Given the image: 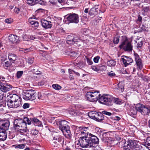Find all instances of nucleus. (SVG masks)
Returning <instances> with one entry per match:
<instances>
[{"label":"nucleus","instance_id":"nucleus-64","mask_svg":"<svg viewBox=\"0 0 150 150\" xmlns=\"http://www.w3.org/2000/svg\"><path fill=\"white\" fill-rule=\"evenodd\" d=\"M84 12L86 13H88V8H86L84 10Z\"/></svg>","mask_w":150,"mask_h":150},{"label":"nucleus","instance_id":"nucleus-15","mask_svg":"<svg viewBox=\"0 0 150 150\" xmlns=\"http://www.w3.org/2000/svg\"><path fill=\"white\" fill-rule=\"evenodd\" d=\"M10 125L8 121H0V128L5 131L8 129Z\"/></svg>","mask_w":150,"mask_h":150},{"label":"nucleus","instance_id":"nucleus-10","mask_svg":"<svg viewBox=\"0 0 150 150\" xmlns=\"http://www.w3.org/2000/svg\"><path fill=\"white\" fill-rule=\"evenodd\" d=\"M53 142L52 145L54 148H58L59 146H62L64 143V140L62 137L59 136L54 137L52 140Z\"/></svg>","mask_w":150,"mask_h":150},{"label":"nucleus","instance_id":"nucleus-33","mask_svg":"<svg viewBox=\"0 0 150 150\" xmlns=\"http://www.w3.org/2000/svg\"><path fill=\"white\" fill-rule=\"evenodd\" d=\"M137 110L136 109V107L131 108L129 112V114L131 116H133L137 114Z\"/></svg>","mask_w":150,"mask_h":150},{"label":"nucleus","instance_id":"nucleus-32","mask_svg":"<svg viewBox=\"0 0 150 150\" xmlns=\"http://www.w3.org/2000/svg\"><path fill=\"white\" fill-rule=\"evenodd\" d=\"M38 0H26L27 3L30 5L33 6L37 4Z\"/></svg>","mask_w":150,"mask_h":150},{"label":"nucleus","instance_id":"nucleus-34","mask_svg":"<svg viewBox=\"0 0 150 150\" xmlns=\"http://www.w3.org/2000/svg\"><path fill=\"white\" fill-rule=\"evenodd\" d=\"M116 64V62L113 60H111L107 62V65L110 67H114Z\"/></svg>","mask_w":150,"mask_h":150},{"label":"nucleus","instance_id":"nucleus-30","mask_svg":"<svg viewBox=\"0 0 150 150\" xmlns=\"http://www.w3.org/2000/svg\"><path fill=\"white\" fill-rule=\"evenodd\" d=\"M8 57L9 60L11 62L15 61L16 59V56L14 54L9 53Z\"/></svg>","mask_w":150,"mask_h":150},{"label":"nucleus","instance_id":"nucleus-49","mask_svg":"<svg viewBox=\"0 0 150 150\" xmlns=\"http://www.w3.org/2000/svg\"><path fill=\"white\" fill-rule=\"evenodd\" d=\"M119 41V38L118 37H116L114 38L113 42L114 44H117L118 43Z\"/></svg>","mask_w":150,"mask_h":150},{"label":"nucleus","instance_id":"nucleus-27","mask_svg":"<svg viewBox=\"0 0 150 150\" xmlns=\"http://www.w3.org/2000/svg\"><path fill=\"white\" fill-rule=\"evenodd\" d=\"M88 129V127H84L82 128L81 129V134L84 135V136H86L87 135H89Z\"/></svg>","mask_w":150,"mask_h":150},{"label":"nucleus","instance_id":"nucleus-23","mask_svg":"<svg viewBox=\"0 0 150 150\" xmlns=\"http://www.w3.org/2000/svg\"><path fill=\"white\" fill-rule=\"evenodd\" d=\"M73 115L75 116L76 115V118L79 121L82 120L84 118L85 115L82 113L81 112H78L77 113L74 112Z\"/></svg>","mask_w":150,"mask_h":150},{"label":"nucleus","instance_id":"nucleus-42","mask_svg":"<svg viewBox=\"0 0 150 150\" xmlns=\"http://www.w3.org/2000/svg\"><path fill=\"white\" fill-rule=\"evenodd\" d=\"M107 74L109 76L112 78L115 77V74L112 71L108 72Z\"/></svg>","mask_w":150,"mask_h":150},{"label":"nucleus","instance_id":"nucleus-6","mask_svg":"<svg viewBox=\"0 0 150 150\" xmlns=\"http://www.w3.org/2000/svg\"><path fill=\"white\" fill-rule=\"evenodd\" d=\"M112 97L111 96L107 94H103L102 96H99V101L102 104L108 106L112 105Z\"/></svg>","mask_w":150,"mask_h":150},{"label":"nucleus","instance_id":"nucleus-39","mask_svg":"<svg viewBox=\"0 0 150 150\" xmlns=\"http://www.w3.org/2000/svg\"><path fill=\"white\" fill-rule=\"evenodd\" d=\"M2 64L4 67L5 69H6L10 65V63L8 61L3 62Z\"/></svg>","mask_w":150,"mask_h":150},{"label":"nucleus","instance_id":"nucleus-57","mask_svg":"<svg viewBox=\"0 0 150 150\" xmlns=\"http://www.w3.org/2000/svg\"><path fill=\"white\" fill-rule=\"evenodd\" d=\"M20 11L19 8H15L14 9V11L17 13H18Z\"/></svg>","mask_w":150,"mask_h":150},{"label":"nucleus","instance_id":"nucleus-59","mask_svg":"<svg viewBox=\"0 0 150 150\" xmlns=\"http://www.w3.org/2000/svg\"><path fill=\"white\" fill-rule=\"evenodd\" d=\"M34 70V72L35 74H36L39 75L40 74V71H35V69H33Z\"/></svg>","mask_w":150,"mask_h":150},{"label":"nucleus","instance_id":"nucleus-25","mask_svg":"<svg viewBox=\"0 0 150 150\" xmlns=\"http://www.w3.org/2000/svg\"><path fill=\"white\" fill-rule=\"evenodd\" d=\"M97 115L95 118V120L97 121L100 122L104 120V115L102 113H101L100 112H98Z\"/></svg>","mask_w":150,"mask_h":150},{"label":"nucleus","instance_id":"nucleus-1","mask_svg":"<svg viewBox=\"0 0 150 150\" xmlns=\"http://www.w3.org/2000/svg\"><path fill=\"white\" fill-rule=\"evenodd\" d=\"M79 145L82 147L90 148L91 150H100L98 144L99 140L95 135L89 133V135L80 137L78 140Z\"/></svg>","mask_w":150,"mask_h":150},{"label":"nucleus","instance_id":"nucleus-53","mask_svg":"<svg viewBox=\"0 0 150 150\" xmlns=\"http://www.w3.org/2000/svg\"><path fill=\"white\" fill-rule=\"evenodd\" d=\"M25 144H19L16 147L19 149H23L25 147Z\"/></svg>","mask_w":150,"mask_h":150},{"label":"nucleus","instance_id":"nucleus-48","mask_svg":"<svg viewBox=\"0 0 150 150\" xmlns=\"http://www.w3.org/2000/svg\"><path fill=\"white\" fill-rule=\"evenodd\" d=\"M31 132V134L34 135H37L38 133V131L35 129H32Z\"/></svg>","mask_w":150,"mask_h":150},{"label":"nucleus","instance_id":"nucleus-22","mask_svg":"<svg viewBox=\"0 0 150 150\" xmlns=\"http://www.w3.org/2000/svg\"><path fill=\"white\" fill-rule=\"evenodd\" d=\"M6 131L0 128V140L4 141L6 140Z\"/></svg>","mask_w":150,"mask_h":150},{"label":"nucleus","instance_id":"nucleus-36","mask_svg":"<svg viewBox=\"0 0 150 150\" xmlns=\"http://www.w3.org/2000/svg\"><path fill=\"white\" fill-rule=\"evenodd\" d=\"M100 137L102 140L105 141V140L106 139L107 134L106 133H100Z\"/></svg>","mask_w":150,"mask_h":150},{"label":"nucleus","instance_id":"nucleus-46","mask_svg":"<svg viewBox=\"0 0 150 150\" xmlns=\"http://www.w3.org/2000/svg\"><path fill=\"white\" fill-rule=\"evenodd\" d=\"M102 112L103 114L104 115H105L108 116H111L112 114L111 113L108 112L105 110L103 111Z\"/></svg>","mask_w":150,"mask_h":150},{"label":"nucleus","instance_id":"nucleus-38","mask_svg":"<svg viewBox=\"0 0 150 150\" xmlns=\"http://www.w3.org/2000/svg\"><path fill=\"white\" fill-rule=\"evenodd\" d=\"M52 87L55 90H59L61 89V87L58 84H53L52 85Z\"/></svg>","mask_w":150,"mask_h":150},{"label":"nucleus","instance_id":"nucleus-47","mask_svg":"<svg viewBox=\"0 0 150 150\" xmlns=\"http://www.w3.org/2000/svg\"><path fill=\"white\" fill-rule=\"evenodd\" d=\"M25 122H26L27 123L28 125H30L31 124V120H30L28 118V117H25L24 118V120H23Z\"/></svg>","mask_w":150,"mask_h":150},{"label":"nucleus","instance_id":"nucleus-9","mask_svg":"<svg viewBox=\"0 0 150 150\" xmlns=\"http://www.w3.org/2000/svg\"><path fill=\"white\" fill-rule=\"evenodd\" d=\"M135 107L137 111L140 112L143 115H146L150 112V110L143 104L138 103Z\"/></svg>","mask_w":150,"mask_h":150},{"label":"nucleus","instance_id":"nucleus-63","mask_svg":"<svg viewBox=\"0 0 150 150\" xmlns=\"http://www.w3.org/2000/svg\"><path fill=\"white\" fill-rule=\"evenodd\" d=\"M142 20V18L140 15H139L138 16V21H141Z\"/></svg>","mask_w":150,"mask_h":150},{"label":"nucleus","instance_id":"nucleus-62","mask_svg":"<svg viewBox=\"0 0 150 150\" xmlns=\"http://www.w3.org/2000/svg\"><path fill=\"white\" fill-rule=\"evenodd\" d=\"M120 118L118 117H115L114 118V119L116 120H120Z\"/></svg>","mask_w":150,"mask_h":150},{"label":"nucleus","instance_id":"nucleus-14","mask_svg":"<svg viewBox=\"0 0 150 150\" xmlns=\"http://www.w3.org/2000/svg\"><path fill=\"white\" fill-rule=\"evenodd\" d=\"M67 17L68 21L70 23H78L79 21L78 15L74 13L69 14Z\"/></svg>","mask_w":150,"mask_h":150},{"label":"nucleus","instance_id":"nucleus-54","mask_svg":"<svg viewBox=\"0 0 150 150\" xmlns=\"http://www.w3.org/2000/svg\"><path fill=\"white\" fill-rule=\"evenodd\" d=\"M99 58L100 57L99 56H97L94 57L93 59L94 62L96 63H98V62Z\"/></svg>","mask_w":150,"mask_h":150},{"label":"nucleus","instance_id":"nucleus-2","mask_svg":"<svg viewBox=\"0 0 150 150\" xmlns=\"http://www.w3.org/2000/svg\"><path fill=\"white\" fill-rule=\"evenodd\" d=\"M7 105L9 108H17L21 107L22 104L21 99L16 94H11L7 96Z\"/></svg>","mask_w":150,"mask_h":150},{"label":"nucleus","instance_id":"nucleus-21","mask_svg":"<svg viewBox=\"0 0 150 150\" xmlns=\"http://www.w3.org/2000/svg\"><path fill=\"white\" fill-rule=\"evenodd\" d=\"M91 68L93 71H99L102 69L104 70L106 69L105 66L103 65H98L97 67L95 66H92Z\"/></svg>","mask_w":150,"mask_h":150},{"label":"nucleus","instance_id":"nucleus-60","mask_svg":"<svg viewBox=\"0 0 150 150\" xmlns=\"http://www.w3.org/2000/svg\"><path fill=\"white\" fill-rule=\"evenodd\" d=\"M111 138H109L108 139V140L107 141V142H108V143L110 142V140L111 142H110V144L112 143L114 141V140H113Z\"/></svg>","mask_w":150,"mask_h":150},{"label":"nucleus","instance_id":"nucleus-20","mask_svg":"<svg viewBox=\"0 0 150 150\" xmlns=\"http://www.w3.org/2000/svg\"><path fill=\"white\" fill-rule=\"evenodd\" d=\"M9 40L11 42L14 43H17L20 41L19 37L13 35H11L8 37Z\"/></svg>","mask_w":150,"mask_h":150},{"label":"nucleus","instance_id":"nucleus-51","mask_svg":"<svg viewBox=\"0 0 150 150\" xmlns=\"http://www.w3.org/2000/svg\"><path fill=\"white\" fill-rule=\"evenodd\" d=\"M87 62L89 65H91L92 64L93 62L88 57H86Z\"/></svg>","mask_w":150,"mask_h":150},{"label":"nucleus","instance_id":"nucleus-7","mask_svg":"<svg viewBox=\"0 0 150 150\" xmlns=\"http://www.w3.org/2000/svg\"><path fill=\"white\" fill-rule=\"evenodd\" d=\"M37 96V93L33 90L24 91L23 93V98L25 100H33L36 98Z\"/></svg>","mask_w":150,"mask_h":150},{"label":"nucleus","instance_id":"nucleus-24","mask_svg":"<svg viewBox=\"0 0 150 150\" xmlns=\"http://www.w3.org/2000/svg\"><path fill=\"white\" fill-rule=\"evenodd\" d=\"M28 22L33 27H37L38 26V22L33 18H30Z\"/></svg>","mask_w":150,"mask_h":150},{"label":"nucleus","instance_id":"nucleus-56","mask_svg":"<svg viewBox=\"0 0 150 150\" xmlns=\"http://www.w3.org/2000/svg\"><path fill=\"white\" fill-rule=\"evenodd\" d=\"M28 62L30 64H32L33 62V59L31 58H29L28 60Z\"/></svg>","mask_w":150,"mask_h":150},{"label":"nucleus","instance_id":"nucleus-26","mask_svg":"<svg viewBox=\"0 0 150 150\" xmlns=\"http://www.w3.org/2000/svg\"><path fill=\"white\" fill-rule=\"evenodd\" d=\"M117 89L120 92H122L124 89V83L122 82H120L118 84Z\"/></svg>","mask_w":150,"mask_h":150},{"label":"nucleus","instance_id":"nucleus-4","mask_svg":"<svg viewBox=\"0 0 150 150\" xmlns=\"http://www.w3.org/2000/svg\"><path fill=\"white\" fill-rule=\"evenodd\" d=\"M68 122L67 121L63 120L61 121L59 125V129L62 132L63 134L67 137H70L71 134L69 126L67 125Z\"/></svg>","mask_w":150,"mask_h":150},{"label":"nucleus","instance_id":"nucleus-16","mask_svg":"<svg viewBox=\"0 0 150 150\" xmlns=\"http://www.w3.org/2000/svg\"><path fill=\"white\" fill-rule=\"evenodd\" d=\"M124 57L122 58V60L125 67H126L132 63L133 62V60L130 57L126 56H122Z\"/></svg>","mask_w":150,"mask_h":150},{"label":"nucleus","instance_id":"nucleus-50","mask_svg":"<svg viewBox=\"0 0 150 150\" xmlns=\"http://www.w3.org/2000/svg\"><path fill=\"white\" fill-rule=\"evenodd\" d=\"M77 53L73 51H71L69 53L70 55L71 56L75 57L77 55Z\"/></svg>","mask_w":150,"mask_h":150},{"label":"nucleus","instance_id":"nucleus-5","mask_svg":"<svg viewBox=\"0 0 150 150\" xmlns=\"http://www.w3.org/2000/svg\"><path fill=\"white\" fill-rule=\"evenodd\" d=\"M122 43L119 46L121 49H122L125 51L130 52L132 50V45L131 42L129 41L125 36H122Z\"/></svg>","mask_w":150,"mask_h":150},{"label":"nucleus","instance_id":"nucleus-19","mask_svg":"<svg viewBox=\"0 0 150 150\" xmlns=\"http://www.w3.org/2000/svg\"><path fill=\"white\" fill-rule=\"evenodd\" d=\"M135 57V60L138 67L141 69L142 68L143 66L141 59L137 54H134Z\"/></svg>","mask_w":150,"mask_h":150},{"label":"nucleus","instance_id":"nucleus-37","mask_svg":"<svg viewBox=\"0 0 150 150\" xmlns=\"http://www.w3.org/2000/svg\"><path fill=\"white\" fill-rule=\"evenodd\" d=\"M144 147L142 145L137 144L134 149L135 150H144Z\"/></svg>","mask_w":150,"mask_h":150},{"label":"nucleus","instance_id":"nucleus-41","mask_svg":"<svg viewBox=\"0 0 150 150\" xmlns=\"http://www.w3.org/2000/svg\"><path fill=\"white\" fill-rule=\"evenodd\" d=\"M114 102L116 104L120 105L122 103L121 100L118 98H115L114 99Z\"/></svg>","mask_w":150,"mask_h":150},{"label":"nucleus","instance_id":"nucleus-8","mask_svg":"<svg viewBox=\"0 0 150 150\" xmlns=\"http://www.w3.org/2000/svg\"><path fill=\"white\" fill-rule=\"evenodd\" d=\"M99 96H100V95L98 91H89L86 93V96L87 100L90 102H96L98 100Z\"/></svg>","mask_w":150,"mask_h":150},{"label":"nucleus","instance_id":"nucleus-18","mask_svg":"<svg viewBox=\"0 0 150 150\" xmlns=\"http://www.w3.org/2000/svg\"><path fill=\"white\" fill-rule=\"evenodd\" d=\"M42 25L45 28L47 29L50 28L52 27L51 22L45 20L41 21Z\"/></svg>","mask_w":150,"mask_h":150},{"label":"nucleus","instance_id":"nucleus-13","mask_svg":"<svg viewBox=\"0 0 150 150\" xmlns=\"http://www.w3.org/2000/svg\"><path fill=\"white\" fill-rule=\"evenodd\" d=\"M4 82L0 81V90L3 92H6L10 91L12 88L11 85L6 83L5 81Z\"/></svg>","mask_w":150,"mask_h":150},{"label":"nucleus","instance_id":"nucleus-31","mask_svg":"<svg viewBox=\"0 0 150 150\" xmlns=\"http://www.w3.org/2000/svg\"><path fill=\"white\" fill-rule=\"evenodd\" d=\"M64 0H58V3L57 4L56 6L59 8H62L64 7L63 6L64 5L65 3L63 2Z\"/></svg>","mask_w":150,"mask_h":150},{"label":"nucleus","instance_id":"nucleus-43","mask_svg":"<svg viewBox=\"0 0 150 150\" xmlns=\"http://www.w3.org/2000/svg\"><path fill=\"white\" fill-rule=\"evenodd\" d=\"M30 120H31L32 122L34 123H38L39 124L40 123L39 120L35 118H30Z\"/></svg>","mask_w":150,"mask_h":150},{"label":"nucleus","instance_id":"nucleus-12","mask_svg":"<svg viewBox=\"0 0 150 150\" xmlns=\"http://www.w3.org/2000/svg\"><path fill=\"white\" fill-rule=\"evenodd\" d=\"M137 144L135 140L128 141L126 144L124 146L125 150H133L136 146Z\"/></svg>","mask_w":150,"mask_h":150},{"label":"nucleus","instance_id":"nucleus-52","mask_svg":"<svg viewBox=\"0 0 150 150\" xmlns=\"http://www.w3.org/2000/svg\"><path fill=\"white\" fill-rule=\"evenodd\" d=\"M5 22L7 23H10L12 22V19L11 18L6 19L5 20Z\"/></svg>","mask_w":150,"mask_h":150},{"label":"nucleus","instance_id":"nucleus-35","mask_svg":"<svg viewBox=\"0 0 150 150\" xmlns=\"http://www.w3.org/2000/svg\"><path fill=\"white\" fill-rule=\"evenodd\" d=\"M142 10L143 11L142 13L143 14L145 15L149 10V6L144 7Z\"/></svg>","mask_w":150,"mask_h":150},{"label":"nucleus","instance_id":"nucleus-40","mask_svg":"<svg viewBox=\"0 0 150 150\" xmlns=\"http://www.w3.org/2000/svg\"><path fill=\"white\" fill-rule=\"evenodd\" d=\"M31 49L30 47L25 49L20 48V50L22 52H24L25 53H27L29 51H31Z\"/></svg>","mask_w":150,"mask_h":150},{"label":"nucleus","instance_id":"nucleus-61","mask_svg":"<svg viewBox=\"0 0 150 150\" xmlns=\"http://www.w3.org/2000/svg\"><path fill=\"white\" fill-rule=\"evenodd\" d=\"M6 60V58L5 57H2L1 60L2 62H4Z\"/></svg>","mask_w":150,"mask_h":150},{"label":"nucleus","instance_id":"nucleus-17","mask_svg":"<svg viewBox=\"0 0 150 150\" xmlns=\"http://www.w3.org/2000/svg\"><path fill=\"white\" fill-rule=\"evenodd\" d=\"M99 6L98 5L94 6L90 9L89 12V14L91 16L97 15L98 11H100V10L99 8Z\"/></svg>","mask_w":150,"mask_h":150},{"label":"nucleus","instance_id":"nucleus-28","mask_svg":"<svg viewBox=\"0 0 150 150\" xmlns=\"http://www.w3.org/2000/svg\"><path fill=\"white\" fill-rule=\"evenodd\" d=\"M143 145L147 148H150V137H147L146 142L143 143Z\"/></svg>","mask_w":150,"mask_h":150},{"label":"nucleus","instance_id":"nucleus-45","mask_svg":"<svg viewBox=\"0 0 150 150\" xmlns=\"http://www.w3.org/2000/svg\"><path fill=\"white\" fill-rule=\"evenodd\" d=\"M23 72L22 71H20L17 72L16 74V76L18 78H20L23 74Z\"/></svg>","mask_w":150,"mask_h":150},{"label":"nucleus","instance_id":"nucleus-11","mask_svg":"<svg viewBox=\"0 0 150 150\" xmlns=\"http://www.w3.org/2000/svg\"><path fill=\"white\" fill-rule=\"evenodd\" d=\"M67 42L69 44H74L75 42L76 44L79 45H81L79 44V41L80 40L78 37L75 35H68L67 38Z\"/></svg>","mask_w":150,"mask_h":150},{"label":"nucleus","instance_id":"nucleus-3","mask_svg":"<svg viewBox=\"0 0 150 150\" xmlns=\"http://www.w3.org/2000/svg\"><path fill=\"white\" fill-rule=\"evenodd\" d=\"M13 123L14 128L16 130L22 133L26 132V123L22 119H16Z\"/></svg>","mask_w":150,"mask_h":150},{"label":"nucleus","instance_id":"nucleus-44","mask_svg":"<svg viewBox=\"0 0 150 150\" xmlns=\"http://www.w3.org/2000/svg\"><path fill=\"white\" fill-rule=\"evenodd\" d=\"M45 4V3L44 1L40 0H38L37 4H36V5L37 6H38L39 5H44Z\"/></svg>","mask_w":150,"mask_h":150},{"label":"nucleus","instance_id":"nucleus-29","mask_svg":"<svg viewBox=\"0 0 150 150\" xmlns=\"http://www.w3.org/2000/svg\"><path fill=\"white\" fill-rule=\"evenodd\" d=\"M97 112L95 111H92L88 113V115L90 118L95 120V117L97 116Z\"/></svg>","mask_w":150,"mask_h":150},{"label":"nucleus","instance_id":"nucleus-58","mask_svg":"<svg viewBox=\"0 0 150 150\" xmlns=\"http://www.w3.org/2000/svg\"><path fill=\"white\" fill-rule=\"evenodd\" d=\"M69 72L70 74H73V73H74V71L70 69H69Z\"/></svg>","mask_w":150,"mask_h":150},{"label":"nucleus","instance_id":"nucleus-55","mask_svg":"<svg viewBox=\"0 0 150 150\" xmlns=\"http://www.w3.org/2000/svg\"><path fill=\"white\" fill-rule=\"evenodd\" d=\"M29 107V104L28 103H25L23 106V107L24 109L27 108Z\"/></svg>","mask_w":150,"mask_h":150}]
</instances>
